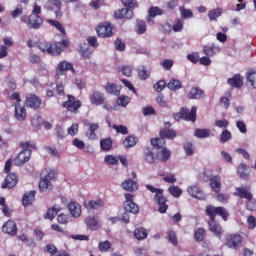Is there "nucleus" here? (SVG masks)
<instances>
[{"label":"nucleus","mask_w":256,"mask_h":256,"mask_svg":"<svg viewBox=\"0 0 256 256\" xmlns=\"http://www.w3.org/2000/svg\"><path fill=\"white\" fill-rule=\"evenodd\" d=\"M206 215H209L210 221H215V217L219 215L224 221H227V218L229 217V212L225 207H215V206H207L206 209Z\"/></svg>","instance_id":"1"},{"label":"nucleus","mask_w":256,"mask_h":256,"mask_svg":"<svg viewBox=\"0 0 256 256\" xmlns=\"http://www.w3.org/2000/svg\"><path fill=\"white\" fill-rule=\"evenodd\" d=\"M55 171L54 170H45L44 175L40 179L39 189L40 191H48L53 189V184L51 181L55 179Z\"/></svg>","instance_id":"2"},{"label":"nucleus","mask_w":256,"mask_h":256,"mask_svg":"<svg viewBox=\"0 0 256 256\" xmlns=\"http://www.w3.org/2000/svg\"><path fill=\"white\" fill-rule=\"evenodd\" d=\"M44 9L47 11H53L55 13L56 19H61L63 17V3L61 0H47L46 4L44 5Z\"/></svg>","instance_id":"3"},{"label":"nucleus","mask_w":256,"mask_h":256,"mask_svg":"<svg viewBox=\"0 0 256 256\" xmlns=\"http://www.w3.org/2000/svg\"><path fill=\"white\" fill-rule=\"evenodd\" d=\"M21 21L22 23H26V25H29L31 29H39V27H41V25L43 24V18L35 14H31L29 17L22 16Z\"/></svg>","instance_id":"4"},{"label":"nucleus","mask_w":256,"mask_h":256,"mask_svg":"<svg viewBox=\"0 0 256 256\" xmlns=\"http://www.w3.org/2000/svg\"><path fill=\"white\" fill-rule=\"evenodd\" d=\"M99 37L107 38L113 36V25L109 22H103L96 27Z\"/></svg>","instance_id":"5"},{"label":"nucleus","mask_w":256,"mask_h":256,"mask_svg":"<svg viewBox=\"0 0 256 256\" xmlns=\"http://www.w3.org/2000/svg\"><path fill=\"white\" fill-rule=\"evenodd\" d=\"M134 197L135 196L133 194H125L126 201L124 203V209L127 213H133V215H136V213H139V206L133 202Z\"/></svg>","instance_id":"6"},{"label":"nucleus","mask_w":256,"mask_h":256,"mask_svg":"<svg viewBox=\"0 0 256 256\" xmlns=\"http://www.w3.org/2000/svg\"><path fill=\"white\" fill-rule=\"evenodd\" d=\"M187 193L193 199H197L198 201H205L207 199V194L203 192L197 185H190L187 188Z\"/></svg>","instance_id":"7"},{"label":"nucleus","mask_w":256,"mask_h":256,"mask_svg":"<svg viewBox=\"0 0 256 256\" xmlns=\"http://www.w3.org/2000/svg\"><path fill=\"white\" fill-rule=\"evenodd\" d=\"M63 107L70 111V113H77L81 107V101L75 100V97L67 95V101L63 103Z\"/></svg>","instance_id":"8"},{"label":"nucleus","mask_w":256,"mask_h":256,"mask_svg":"<svg viewBox=\"0 0 256 256\" xmlns=\"http://www.w3.org/2000/svg\"><path fill=\"white\" fill-rule=\"evenodd\" d=\"M67 71H72L75 73V68H73V64L71 62H67L65 60L60 61L56 67V75L57 77H63Z\"/></svg>","instance_id":"9"},{"label":"nucleus","mask_w":256,"mask_h":256,"mask_svg":"<svg viewBox=\"0 0 256 256\" xmlns=\"http://www.w3.org/2000/svg\"><path fill=\"white\" fill-rule=\"evenodd\" d=\"M243 238L239 234L230 235L226 240V247L229 249H239L241 247V243Z\"/></svg>","instance_id":"10"},{"label":"nucleus","mask_w":256,"mask_h":256,"mask_svg":"<svg viewBox=\"0 0 256 256\" xmlns=\"http://www.w3.org/2000/svg\"><path fill=\"white\" fill-rule=\"evenodd\" d=\"M31 159V151L23 150L14 159V165L17 167H23L24 163H27Z\"/></svg>","instance_id":"11"},{"label":"nucleus","mask_w":256,"mask_h":256,"mask_svg":"<svg viewBox=\"0 0 256 256\" xmlns=\"http://www.w3.org/2000/svg\"><path fill=\"white\" fill-rule=\"evenodd\" d=\"M180 115L186 121H195L197 119V106H193L191 111L188 108H182Z\"/></svg>","instance_id":"12"},{"label":"nucleus","mask_w":256,"mask_h":256,"mask_svg":"<svg viewBox=\"0 0 256 256\" xmlns=\"http://www.w3.org/2000/svg\"><path fill=\"white\" fill-rule=\"evenodd\" d=\"M154 199L159 205V212L167 213V209H169V206L167 205V198H165L163 192L156 194Z\"/></svg>","instance_id":"13"},{"label":"nucleus","mask_w":256,"mask_h":256,"mask_svg":"<svg viewBox=\"0 0 256 256\" xmlns=\"http://www.w3.org/2000/svg\"><path fill=\"white\" fill-rule=\"evenodd\" d=\"M71 43L69 40H62L60 42H56L53 48V57H59L67 47H69Z\"/></svg>","instance_id":"14"},{"label":"nucleus","mask_w":256,"mask_h":256,"mask_svg":"<svg viewBox=\"0 0 256 256\" xmlns=\"http://www.w3.org/2000/svg\"><path fill=\"white\" fill-rule=\"evenodd\" d=\"M25 103L26 107H29L30 109H39V107H41V98L31 94L27 96Z\"/></svg>","instance_id":"15"},{"label":"nucleus","mask_w":256,"mask_h":256,"mask_svg":"<svg viewBox=\"0 0 256 256\" xmlns=\"http://www.w3.org/2000/svg\"><path fill=\"white\" fill-rule=\"evenodd\" d=\"M68 211L71 215V217H74V219H79V217H81V204L77 203V202H70L68 204Z\"/></svg>","instance_id":"16"},{"label":"nucleus","mask_w":256,"mask_h":256,"mask_svg":"<svg viewBox=\"0 0 256 256\" xmlns=\"http://www.w3.org/2000/svg\"><path fill=\"white\" fill-rule=\"evenodd\" d=\"M167 127H171V124L169 122H166L165 128L160 130V137H163L164 139H171V140L175 139L177 137V132Z\"/></svg>","instance_id":"17"},{"label":"nucleus","mask_w":256,"mask_h":256,"mask_svg":"<svg viewBox=\"0 0 256 256\" xmlns=\"http://www.w3.org/2000/svg\"><path fill=\"white\" fill-rule=\"evenodd\" d=\"M115 19H133V10L122 8L114 12Z\"/></svg>","instance_id":"18"},{"label":"nucleus","mask_w":256,"mask_h":256,"mask_svg":"<svg viewBox=\"0 0 256 256\" xmlns=\"http://www.w3.org/2000/svg\"><path fill=\"white\" fill-rule=\"evenodd\" d=\"M14 117L17 121H25L27 119V109L21 104H16Z\"/></svg>","instance_id":"19"},{"label":"nucleus","mask_w":256,"mask_h":256,"mask_svg":"<svg viewBox=\"0 0 256 256\" xmlns=\"http://www.w3.org/2000/svg\"><path fill=\"white\" fill-rule=\"evenodd\" d=\"M3 233H7L8 235H17V224L13 220H8L2 226Z\"/></svg>","instance_id":"20"},{"label":"nucleus","mask_w":256,"mask_h":256,"mask_svg":"<svg viewBox=\"0 0 256 256\" xmlns=\"http://www.w3.org/2000/svg\"><path fill=\"white\" fill-rule=\"evenodd\" d=\"M17 185V175L15 174H9L5 180L4 183H2L1 188L2 189H13Z\"/></svg>","instance_id":"21"},{"label":"nucleus","mask_w":256,"mask_h":256,"mask_svg":"<svg viewBox=\"0 0 256 256\" xmlns=\"http://www.w3.org/2000/svg\"><path fill=\"white\" fill-rule=\"evenodd\" d=\"M208 225L211 233H213L215 237H218V239H221V235H223V228L221 225H219L215 220H210Z\"/></svg>","instance_id":"22"},{"label":"nucleus","mask_w":256,"mask_h":256,"mask_svg":"<svg viewBox=\"0 0 256 256\" xmlns=\"http://www.w3.org/2000/svg\"><path fill=\"white\" fill-rule=\"evenodd\" d=\"M228 85H230V87H234L235 89H241V87H243V76L236 74L234 75L232 78H229L227 80Z\"/></svg>","instance_id":"23"},{"label":"nucleus","mask_w":256,"mask_h":256,"mask_svg":"<svg viewBox=\"0 0 256 256\" xmlns=\"http://www.w3.org/2000/svg\"><path fill=\"white\" fill-rule=\"evenodd\" d=\"M121 187L122 189H124V191H129L130 193H133L137 191V189H139V184L137 183V181L127 179L122 182Z\"/></svg>","instance_id":"24"},{"label":"nucleus","mask_w":256,"mask_h":256,"mask_svg":"<svg viewBox=\"0 0 256 256\" xmlns=\"http://www.w3.org/2000/svg\"><path fill=\"white\" fill-rule=\"evenodd\" d=\"M90 101L92 105H96V106L103 105V103H105V95H103V93L99 91H94L90 95Z\"/></svg>","instance_id":"25"},{"label":"nucleus","mask_w":256,"mask_h":256,"mask_svg":"<svg viewBox=\"0 0 256 256\" xmlns=\"http://www.w3.org/2000/svg\"><path fill=\"white\" fill-rule=\"evenodd\" d=\"M203 52L207 57H215L221 53V47L216 46L215 44L204 46Z\"/></svg>","instance_id":"26"},{"label":"nucleus","mask_w":256,"mask_h":256,"mask_svg":"<svg viewBox=\"0 0 256 256\" xmlns=\"http://www.w3.org/2000/svg\"><path fill=\"white\" fill-rule=\"evenodd\" d=\"M236 191L237 192H234L235 197H241V199H247V201H251V199H253V195L245 187L236 188Z\"/></svg>","instance_id":"27"},{"label":"nucleus","mask_w":256,"mask_h":256,"mask_svg":"<svg viewBox=\"0 0 256 256\" xmlns=\"http://www.w3.org/2000/svg\"><path fill=\"white\" fill-rule=\"evenodd\" d=\"M85 223L88 229H91L92 231H97V229L101 227L99 219L95 217H87Z\"/></svg>","instance_id":"28"},{"label":"nucleus","mask_w":256,"mask_h":256,"mask_svg":"<svg viewBox=\"0 0 256 256\" xmlns=\"http://www.w3.org/2000/svg\"><path fill=\"white\" fill-rule=\"evenodd\" d=\"M210 187L215 191V193H219V191H221V176H213L210 179Z\"/></svg>","instance_id":"29"},{"label":"nucleus","mask_w":256,"mask_h":256,"mask_svg":"<svg viewBox=\"0 0 256 256\" xmlns=\"http://www.w3.org/2000/svg\"><path fill=\"white\" fill-rule=\"evenodd\" d=\"M35 201V191L26 192L22 198V205L29 207Z\"/></svg>","instance_id":"30"},{"label":"nucleus","mask_w":256,"mask_h":256,"mask_svg":"<svg viewBox=\"0 0 256 256\" xmlns=\"http://www.w3.org/2000/svg\"><path fill=\"white\" fill-rule=\"evenodd\" d=\"M247 86L256 89V71L248 70L247 72Z\"/></svg>","instance_id":"31"},{"label":"nucleus","mask_w":256,"mask_h":256,"mask_svg":"<svg viewBox=\"0 0 256 256\" xmlns=\"http://www.w3.org/2000/svg\"><path fill=\"white\" fill-rule=\"evenodd\" d=\"M39 49L41 50L42 53H47V55H52L53 57V44L51 42H41L39 44Z\"/></svg>","instance_id":"32"},{"label":"nucleus","mask_w":256,"mask_h":256,"mask_svg":"<svg viewBox=\"0 0 256 256\" xmlns=\"http://www.w3.org/2000/svg\"><path fill=\"white\" fill-rule=\"evenodd\" d=\"M147 235H149V232H147V229L140 227V228H136L134 230V237L138 240V241H143Z\"/></svg>","instance_id":"33"},{"label":"nucleus","mask_w":256,"mask_h":256,"mask_svg":"<svg viewBox=\"0 0 256 256\" xmlns=\"http://www.w3.org/2000/svg\"><path fill=\"white\" fill-rule=\"evenodd\" d=\"M105 91L110 95H119L121 93V87L116 84L107 83L105 86Z\"/></svg>","instance_id":"34"},{"label":"nucleus","mask_w":256,"mask_h":256,"mask_svg":"<svg viewBox=\"0 0 256 256\" xmlns=\"http://www.w3.org/2000/svg\"><path fill=\"white\" fill-rule=\"evenodd\" d=\"M103 205H105L103 200H90L84 204V207H86V209H99V207H103Z\"/></svg>","instance_id":"35"},{"label":"nucleus","mask_w":256,"mask_h":256,"mask_svg":"<svg viewBox=\"0 0 256 256\" xmlns=\"http://www.w3.org/2000/svg\"><path fill=\"white\" fill-rule=\"evenodd\" d=\"M237 173L241 179L249 177V166L247 164H240L237 169Z\"/></svg>","instance_id":"36"},{"label":"nucleus","mask_w":256,"mask_h":256,"mask_svg":"<svg viewBox=\"0 0 256 256\" xmlns=\"http://www.w3.org/2000/svg\"><path fill=\"white\" fill-rule=\"evenodd\" d=\"M59 211H61V207L54 205L52 208L48 209L45 219H50V221H53V219H55V215H57Z\"/></svg>","instance_id":"37"},{"label":"nucleus","mask_w":256,"mask_h":256,"mask_svg":"<svg viewBox=\"0 0 256 256\" xmlns=\"http://www.w3.org/2000/svg\"><path fill=\"white\" fill-rule=\"evenodd\" d=\"M138 77L142 81H147V79H149V77H151V71L147 70V68H145V66H140L138 68Z\"/></svg>","instance_id":"38"},{"label":"nucleus","mask_w":256,"mask_h":256,"mask_svg":"<svg viewBox=\"0 0 256 256\" xmlns=\"http://www.w3.org/2000/svg\"><path fill=\"white\" fill-rule=\"evenodd\" d=\"M205 93L199 88H191L188 94L189 99H201Z\"/></svg>","instance_id":"39"},{"label":"nucleus","mask_w":256,"mask_h":256,"mask_svg":"<svg viewBox=\"0 0 256 256\" xmlns=\"http://www.w3.org/2000/svg\"><path fill=\"white\" fill-rule=\"evenodd\" d=\"M167 87L168 89H170V91H177L181 89V87H183V84H181V81H179V79L173 78L169 81Z\"/></svg>","instance_id":"40"},{"label":"nucleus","mask_w":256,"mask_h":256,"mask_svg":"<svg viewBox=\"0 0 256 256\" xmlns=\"http://www.w3.org/2000/svg\"><path fill=\"white\" fill-rule=\"evenodd\" d=\"M144 155H145V161L147 163H155V161L157 160V157H155V153L150 148H146L144 150Z\"/></svg>","instance_id":"41"},{"label":"nucleus","mask_w":256,"mask_h":256,"mask_svg":"<svg viewBox=\"0 0 256 256\" xmlns=\"http://www.w3.org/2000/svg\"><path fill=\"white\" fill-rule=\"evenodd\" d=\"M123 145L125 149H131V147H135V145H137V138L134 136H128L124 139Z\"/></svg>","instance_id":"42"},{"label":"nucleus","mask_w":256,"mask_h":256,"mask_svg":"<svg viewBox=\"0 0 256 256\" xmlns=\"http://www.w3.org/2000/svg\"><path fill=\"white\" fill-rule=\"evenodd\" d=\"M169 157H171V151H169L167 148H163L160 152H158L157 158L159 161H162V163L168 161Z\"/></svg>","instance_id":"43"},{"label":"nucleus","mask_w":256,"mask_h":256,"mask_svg":"<svg viewBox=\"0 0 256 256\" xmlns=\"http://www.w3.org/2000/svg\"><path fill=\"white\" fill-rule=\"evenodd\" d=\"M135 31L138 35H143L147 31V24L143 20H137Z\"/></svg>","instance_id":"44"},{"label":"nucleus","mask_w":256,"mask_h":256,"mask_svg":"<svg viewBox=\"0 0 256 256\" xmlns=\"http://www.w3.org/2000/svg\"><path fill=\"white\" fill-rule=\"evenodd\" d=\"M211 135V130L209 129H196L195 137L198 139H207Z\"/></svg>","instance_id":"45"},{"label":"nucleus","mask_w":256,"mask_h":256,"mask_svg":"<svg viewBox=\"0 0 256 256\" xmlns=\"http://www.w3.org/2000/svg\"><path fill=\"white\" fill-rule=\"evenodd\" d=\"M100 147L103 151H111V148L113 147V140H111V138L101 140Z\"/></svg>","instance_id":"46"},{"label":"nucleus","mask_w":256,"mask_h":256,"mask_svg":"<svg viewBox=\"0 0 256 256\" xmlns=\"http://www.w3.org/2000/svg\"><path fill=\"white\" fill-rule=\"evenodd\" d=\"M179 11L182 19L193 18V11H191V9H187L185 6H180Z\"/></svg>","instance_id":"47"},{"label":"nucleus","mask_w":256,"mask_h":256,"mask_svg":"<svg viewBox=\"0 0 256 256\" xmlns=\"http://www.w3.org/2000/svg\"><path fill=\"white\" fill-rule=\"evenodd\" d=\"M20 147L24 149L23 151H30V155H31V151L35 149L36 145H35V142L33 141H22L20 142Z\"/></svg>","instance_id":"48"},{"label":"nucleus","mask_w":256,"mask_h":256,"mask_svg":"<svg viewBox=\"0 0 256 256\" xmlns=\"http://www.w3.org/2000/svg\"><path fill=\"white\" fill-rule=\"evenodd\" d=\"M222 13L223 11L221 10V8H216L208 12V17L210 21H215V19L221 17Z\"/></svg>","instance_id":"49"},{"label":"nucleus","mask_w":256,"mask_h":256,"mask_svg":"<svg viewBox=\"0 0 256 256\" xmlns=\"http://www.w3.org/2000/svg\"><path fill=\"white\" fill-rule=\"evenodd\" d=\"M163 13H165V11H163V9L157 7V6H153L149 9L148 11V15L149 17H158L159 15H163Z\"/></svg>","instance_id":"50"},{"label":"nucleus","mask_w":256,"mask_h":256,"mask_svg":"<svg viewBox=\"0 0 256 256\" xmlns=\"http://www.w3.org/2000/svg\"><path fill=\"white\" fill-rule=\"evenodd\" d=\"M44 151H46V153H48V155H50L51 157H54V159H59L60 157L59 151H57V148L55 147L45 146Z\"/></svg>","instance_id":"51"},{"label":"nucleus","mask_w":256,"mask_h":256,"mask_svg":"<svg viewBox=\"0 0 256 256\" xmlns=\"http://www.w3.org/2000/svg\"><path fill=\"white\" fill-rule=\"evenodd\" d=\"M185 23L183 22V20L181 19H176L174 21V24L172 26V30L175 32V33H181V31H183V25Z\"/></svg>","instance_id":"52"},{"label":"nucleus","mask_w":256,"mask_h":256,"mask_svg":"<svg viewBox=\"0 0 256 256\" xmlns=\"http://www.w3.org/2000/svg\"><path fill=\"white\" fill-rule=\"evenodd\" d=\"M151 145H153V147H158L159 149L165 147V138L161 137V138H153L151 140Z\"/></svg>","instance_id":"53"},{"label":"nucleus","mask_w":256,"mask_h":256,"mask_svg":"<svg viewBox=\"0 0 256 256\" xmlns=\"http://www.w3.org/2000/svg\"><path fill=\"white\" fill-rule=\"evenodd\" d=\"M48 23H50V25H52V27H55V29H57V31L62 33V35H65V28L63 27V25H61V22H59L57 20H48Z\"/></svg>","instance_id":"54"},{"label":"nucleus","mask_w":256,"mask_h":256,"mask_svg":"<svg viewBox=\"0 0 256 256\" xmlns=\"http://www.w3.org/2000/svg\"><path fill=\"white\" fill-rule=\"evenodd\" d=\"M169 193L172 197L179 198L180 195H183V190L179 186H172L169 188Z\"/></svg>","instance_id":"55"},{"label":"nucleus","mask_w":256,"mask_h":256,"mask_svg":"<svg viewBox=\"0 0 256 256\" xmlns=\"http://www.w3.org/2000/svg\"><path fill=\"white\" fill-rule=\"evenodd\" d=\"M194 237H195V241H197L198 243H201V241L205 239V229L199 228L195 232Z\"/></svg>","instance_id":"56"},{"label":"nucleus","mask_w":256,"mask_h":256,"mask_svg":"<svg viewBox=\"0 0 256 256\" xmlns=\"http://www.w3.org/2000/svg\"><path fill=\"white\" fill-rule=\"evenodd\" d=\"M130 102L131 98H129V96H120L117 100V105H120L121 107H127Z\"/></svg>","instance_id":"57"},{"label":"nucleus","mask_w":256,"mask_h":256,"mask_svg":"<svg viewBox=\"0 0 256 256\" xmlns=\"http://www.w3.org/2000/svg\"><path fill=\"white\" fill-rule=\"evenodd\" d=\"M98 249L102 253H105V252L109 251V249H111V242H109V240H106L104 242H100L99 246H98Z\"/></svg>","instance_id":"58"},{"label":"nucleus","mask_w":256,"mask_h":256,"mask_svg":"<svg viewBox=\"0 0 256 256\" xmlns=\"http://www.w3.org/2000/svg\"><path fill=\"white\" fill-rule=\"evenodd\" d=\"M31 124L33 127H41V125H43V118L36 114L32 117Z\"/></svg>","instance_id":"59"},{"label":"nucleus","mask_w":256,"mask_h":256,"mask_svg":"<svg viewBox=\"0 0 256 256\" xmlns=\"http://www.w3.org/2000/svg\"><path fill=\"white\" fill-rule=\"evenodd\" d=\"M105 163H108V165H117L119 163V158L117 156L113 155H107L104 158Z\"/></svg>","instance_id":"60"},{"label":"nucleus","mask_w":256,"mask_h":256,"mask_svg":"<svg viewBox=\"0 0 256 256\" xmlns=\"http://www.w3.org/2000/svg\"><path fill=\"white\" fill-rule=\"evenodd\" d=\"M160 65H161V67H163V69L165 71H171V68L173 67L174 62L171 59H166V60L160 62Z\"/></svg>","instance_id":"61"},{"label":"nucleus","mask_w":256,"mask_h":256,"mask_svg":"<svg viewBox=\"0 0 256 256\" xmlns=\"http://www.w3.org/2000/svg\"><path fill=\"white\" fill-rule=\"evenodd\" d=\"M112 128L115 129L116 133H120L121 135H127L129 133V130L127 129V126L113 125Z\"/></svg>","instance_id":"62"},{"label":"nucleus","mask_w":256,"mask_h":256,"mask_svg":"<svg viewBox=\"0 0 256 256\" xmlns=\"http://www.w3.org/2000/svg\"><path fill=\"white\" fill-rule=\"evenodd\" d=\"M165 87H167V82H165V80H160L154 85V89L157 93H161Z\"/></svg>","instance_id":"63"},{"label":"nucleus","mask_w":256,"mask_h":256,"mask_svg":"<svg viewBox=\"0 0 256 256\" xmlns=\"http://www.w3.org/2000/svg\"><path fill=\"white\" fill-rule=\"evenodd\" d=\"M231 140V133L229 132V130H224L222 131L221 135H220V141L222 143H227V141Z\"/></svg>","instance_id":"64"}]
</instances>
